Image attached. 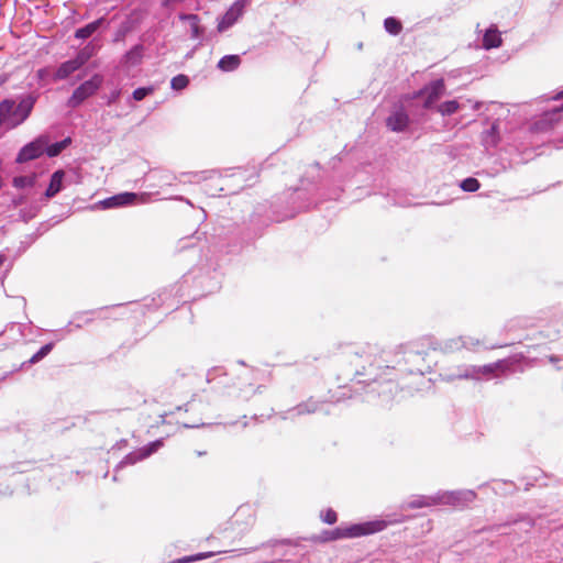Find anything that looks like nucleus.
I'll return each instance as SVG.
<instances>
[{
	"mask_svg": "<svg viewBox=\"0 0 563 563\" xmlns=\"http://www.w3.org/2000/svg\"><path fill=\"white\" fill-rule=\"evenodd\" d=\"M35 103L33 96H26L19 103L13 100L0 102V123L8 128H15L23 123L30 115Z\"/></svg>",
	"mask_w": 563,
	"mask_h": 563,
	"instance_id": "f257e3e1",
	"label": "nucleus"
},
{
	"mask_svg": "<svg viewBox=\"0 0 563 563\" xmlns=\"http://www.w3.org/2000/svg\"><path fill=\"white\" fill-rule=\"evenodd\" d=\"M405 520L406 518H401L399 520H394L390 522L385 520H374L363 523L351 525L350 527L346 528H336L335 530L329 533V537H327L325 540L332 541L338 539L358 538L363 536H368L383 531L388 527V525L402 522Z\"/></svg>",
	"mask_w": 563,
	"mask_h": 563,
	"instance_id": "f03ea898",
	"label": "nucleus"
},
{
	"mask_svg": "<svg viewBox=\"0 0 563 563\" xmlns=\"http://www.w3.org/2000/svg\"><path fill=\"white\" fill-rule=\"evenodd\" d=\"M101 84L102 77L100 75L92 76L89 80H86L74 90L71 97L67 101V106L69 108H77L86 99L93 96L100 88Z\"/></svg>",
	"mask_w": 563,
	"mask_h": 563,
	"instance_id": "7ed1b4c3",
	"label": "nucleus"
},
{
	"mask_svg": "<svg viewBox=\"0 0 563 563\" xmlns=\"http://www.w3.org/2000/svg\"><path fill=\"white\" fill-rule=\"evenodd\" d=\"M455 501L456 497L454 496L453 493H445L437 496H418L412 500L406 503L404 508L418 509L437 505H453Z\"/></svg>",
	"mask_w": 563,
	"mask_h": 563,
	"instance_id": "20e7f679",
	"label": "nucleus"
},
{
	"mask_svg": "<svg viewBox=\"0 0 563 563\" xmlns=\"http://www.w3.org/2000/svg\"><path fill=\"white\" fill-rule=\"evenodd\" d=\"M147 194L122 192L101 201L104 209L147 202Z\"/></svg>",
	"mask_w": 563,
	"mask_h": 563,
	"instance_id": "39448f33",
	"label": "nucleus"
},
{
	"mask_svg": "<svg viewBox=\"0 0 563 563\" xmlns=\"http://www.w3.org/2000/svg\"><path fill=\"white\" fill-rule=\"evenodd\" d=\"M47 143H48V137L42 135V136L37 137L36 140H34L33 142L26 144L19 152L16 162L24 163V162H29V161L40 157L45 152V147H46Z\"/></svg>",
	"mask_w": 563,
	"mask_h": 563,
	"instance_id": "423d86ee",
	"label": "nucleus"
},
{
	"mask_svg": "<svg viewBox=\"0 0 563 563\" xmlns=\"http://www.w3.org/2000/svg\"><path fill=\"white\" fill-rule=\"evenodd\" d=\"M445 92V84L443 79H438L426 86L419 91V96H426L424 108H430Z\"/></svg>",
	"mask_w": 563,
	"mask_h": 563,
	"instance_id": "0eeeda50",
	"label": "nucleus"
},
{
	"mask_svg": "<svg viewBox=\"0 0 563 563\" xmlns=\"http://www.w3.org/2000/svg\"><path fill=\"white\" fill-rule=\"evenodd\" d=\"M243 11V5L239 2L233 3L231 8L225 12L222 16L221 21L218 24L219 32H222L233 25L236 20L241 16Z\"/></svg>",
	"mask_w": 563,
	"mask_h": 563,
	"instance_id": "6e6552de",
	"label": "nucleus"
},
{
	"mask_svg": "<svg viewBox=\"0 0 563 563\" xmlns=\"http://www.w3.org/2000/svg\"><path fill=\"white\" fill-rule=\"evenodd\" d=\"M161 445H162L161 441L152 442L148 445L126 455L123 463L124 464H134L143 459H146L152 453H154Z\"/></svg>",
	"mask_w": 563,
	"mask_h": 563,
	"instance_id": "1a4fd4ad",
	"label": "nucleus"
},
{
	"mask_svg": "<svg viewBox=\"0 0 563 563\" xmlns=\"http://www.w3.org/2000/svg\"><path fill=\"white\" fill-rule=\"evenodd\" d=\"M409 123V117L406 112L399 110L387 118L386 124L394 132L404 131Z\"/></svg>",
	"mask_w": 563,
	"mask_h": 563,
	"instance_id": "9d476101",
	"label": "nucleus"
},
{
	"mask_svg": "<svg viewBox=\"0 0 563 563\" xmlns=\"http://www.w3.org/2000/svg\"><path fill=\"white\" fill-rule=\"evenodd\" d=\"M80 66L77 64L75 59H70L67 62H64L55 71L54 74V80H63L68 78L71 74H74L76 70H78Z\"/></svg>",
	"mask_w": 563,
	"mask_h": 563,
	"instance_id": "9b49d317",
	"label": "nucleus"
},
{
	"mask_svg": "<svg viewBox=\"0 0 563 563\" xmlns=\"http://www.w3.org/2000/svg\"><path fill=\"white\" fill-rule=\"evenodd\" d=\"M501 45V35L500 32L492 26L489 27L483 37V47L486 49L499 47Z\"/></svg>",
	"mask_w": 563,
	"mask_h": 563,
	"instance_id": "f8f14e48",
	"label": "nucleus"
},
{
	"mask_svg": "<svg viewBox=\"0 0 563 563\" xmlns=\"http://www.w3.org/2000/svg\"><path fill=\"white\" fill-rule=\"evenodd\" d=\"M241 65L239 55H225L218 62V68L222 71H233Z\"/></svg>",
	"mask_w": 563,
	"mask_h": 563,
	"instance_id": "ddd939ff",
	"label": "nucleus"
},
{
	"mask_svg": "<svg viewBox=\"0 0 563 563\" xmlns=\"http://www.w3.org/2000/svg\"><path fill=\"white\" fill-rule=\"evenodd\" d=\"M103 21L104 20L101 18L76 30L75 37L80 40L90 37L101 26Z\"/></svg>",
	"mask_w": 563,
	"mask_h": 563,
	"instance_id": "4468645a",
	"label": "nucleus"
},
{
	"mask_svg": "<svg viewBox=\"0 0 563 563\" xmlns=\"http://www.w3.org/2000/svg\"><path fill=\"white\" fill-rule=\"evenodd\" d=\"M144 47L142 45H135L124 55V63L128 66H136L142 62Z\"/></svg>",
	"mask_w": 563,
	"mask_h": 563,
	"instance_id": "2eb2a0df",
	"label": "nucleus"
},
{
	"mask_svg": "<svg viewBox=\"0 0 563 563\" xmlns=\"http://www.w3.org/2000/svg\"><path fill=\"white\" fill-rule=\"evenodd\" d=\"M64 172L63 170H56L52 177L48 185V188L46 189V197H54L59 190L62 189V183L64 178Z\"/></svg>",
	"mask_w": 563,
	"mask_h": 563,
	"instance_id": "dca6fc26",
	"label": "nucleus"
},
{
	"mask_svg": "<svg viewBox=\"0 0 563 563\" xmlns=\"http://www.w3.org/2000/svg\"><path fill=\"white\" fill-rule=\"evenodd\" d=\"M506 368H507L506 362L498 361V362H495L492 364L479 366L475 372L477 374H482V375H490V374H495L496 372L504 373L506 371Z\"/></svg>",
	"mask_w": 563,
	"mask_h": 563,
	"instance_id": "f3484780",
	"label": "nucleus"
},
{
	"mask_svg": "<svg viewBox=\"0 0 563 563\" xmlns=\"http://www.w3.org/2000/svg\"><path fill=\"white\" fill-rule=\"evenodd\" d=\"M71 143L70 137H66L60 142H56L52 145H46L45 152L49 157H55L62 153Z\"/></svg>",
	"mask_w": 563,
	"mask_h": 563,
	"instance_id": "a211bd4d",
	"label": "nucleus"
},
{
	"mask_svg": "<svg viewBox=\"0 0 563 563\" xmlns=\"http://www.w3.org/2000/svg\"><path fill=\"white\" fill-rule=\"evenodd\" d=\"M96 54V47L91 44L86 45L81 48L76 57L74 58L77 64L81 67L84 66L93 55Z\"/></svg>",
	"mask_w": 563,
	"mask_h": 563,
	"instance_id": "6ab92c4d",
	"label": "nucleus"
},
{
	"mask_svg": "<svg viewBox=\"0 0 563 563\" xmlns=\"http://www.w3.org/2000/svg\"><path fill=\"white\" fill-rule=\"evenodd\" d=\"M385 30L391 35H398L402 30V24L394 16H389L384 21Z\"/></svg>",
	"mask_w": 563,
	"mask_h": 563,
	"instance_id": "aec40b11",
	"label": "nucleus"
},
{
	"mask_svg": "<svg viewBox=\"0 0 563 563\" xmlns=\"http://www.w3.org/2000/svg\"><path fill=\"white\" fill-rule=\"evenodd\" d=\"M214 554H216L214 552H201V553H198V554H195V555H188V556H184V558L170 561L169 563H192V562H196V561H200V560H205V559L211 558Z\"/></svg>",
	"mask_w": 563,
	"mask_h": 563,
	"instance_id": "412c9836",
	"label": "nucleus"
},
{
	"mask_svg": "<svg viewBox=\"0 0 563 563\" xmlns=\"http://www.w3.org/2000/svg\"><path fill=\"white\" fill-rule=\"evenodd\" d=\"M460 109V104L456 100H450V101H445L443 103H441L439 107H438V111L442 114V115H450V114H453L455 113L457 110Z\"/></svg>",
	"mask_w": 563,
	"mask_h": 563,
	"instance_id": "4be33fe9",
	"label": "nucleus"
},
{
	"mask_svg": "<svg viewBox=\"0 0 563 563\" xmlns=\"http://www.w3.org/2000/svg\"><path fill=\"white\" fill-rule=\"evenodd\" d=\"M35 183V176H18L13 178V186L15 188H25V187H32Z\"/></svg>",
	"mask_w": 563,
	"mask_h": 563,
	"instance_id": "5701e85b",
	"label": "nucleus"
},
{
	"mask_svg": "<svg viewBox=\"0 0 563 563\" xmlns=\"http://www.w3.org/2000/svg\"><path fill=\"white\" fill-rule=\"evenodd\" d=\"M188 84H189L188 77L183 74L175 76L170 81V86L175 90L185 89L188 86Z\"/></svg>",
	"mask_w": 563,
	"mask_h": 563,
	"instance_id": "b1692460",
	"label": "nucleus"
},
{
	"mask_svg": "<svg viewBox=\"0 0 563 563\" xmlns=\"http://www.w3.org/2000/svg\"><path fill=\"white\" fill-rule=\"evenodd\" d=\"M481 187L479 181L476 178L468 177L461 183V188L467 192H474Z\"/></svg>",
	"mask_w": 563,
	"mask_h": 563,
	"instance_id": "393cba45",
	"label": "nucleus"
},
{
	"mask_svg": "<svg viewBox=\"0 0 563 563\" xmlns=\"http://www.w3.org/2000/svg\"><path fill=\"white\" fill-rule=\"evenodd\" d=\"M155 91V88L153 86H150V87H140V88H136L133 93H132V97L135 101H141L143 100L145 97L152 95L153 92Z\"/></svg>",
	"mask_w": 563,
	"mask_h": 563,
	"instance_id": "a878e982",
	"label": "nucleus"
},
{
	"mask_svg": "<svg viewBox=\"0 0 563 563\" xmlns=\"http://www.w3.org/2000/svg\"><path fill=\"white\" fill-rule=\"evenodd\" d=\"M53 349V343H47L40 349L30 360L31 363H36L45 357Z\"/></svg>",
	"mask_w": 563,
	"mask_h": 563,
	"instance_id": "bb28decb",
	"label": "nucleus"
},
{
	"mask_svg": "<svg viewBox=\"0 0 563 563\" xmlns=\"http://www.w3.org/2000/svg\"><path fill=\"white\" fill-rule=\"evenodd\" d=\"M184 18L190 21L192 37H198L199 33H200L198 16L195 14H189V15H185Z\"/></svg>",
	"mask_w": 563,
	"mask_h": 563,
	"instance_id": "cd10ccee",
	"label": "nucleus"
},
{
	"mask_svg": "<svg viewBox=\"0 0 563 563\" xmlns=\"http://www.w3.org/2000/svg\"><path fill=\"white\" fill-rule=\"evenodd\" d=\"M321 518H322L323 522H325L328 525H333L338 520V515H336V512L333 509L330 508V509H327L321 515Z\"/></svg>",
	"mask_w": 563,
	"mask_h": 563,
	"instance_id": "c85d7f7f",
	"label": "nucleus"
},
{
	"mask_svg": "<svg viewBox=\"0 0 563 563\" xmlns=\"http://www.w3.org/2000/svg\"><path fill=\"white\" fill-rule=\"evenodd\" d=\"M3 164H2V161L0 159V190L2 189L3 185H4V179H3Z\"/></svg>",
	"mask_w": 563,
	"mask_h": 563,
	"instance_id": "c756f323",
	"label": "nucleus"
},
{
	"mask_svg": "<svg viewBox=\"0 0 563 563\" xmlns=\"http://www.w3.org/2000/svg\"><path fill=\"white\" fill-rule=\"evenodd\" d=\"M183 0H165V4L181 2Z\"/></svg>",
	"mask_w": 563,
	"mask_h": 563,
	"instance_id": "7c9ffc66",
	"label": "nucleus"
},
{
	"mask_svg": "<svg viewBox=\"0 0 563 563\" xmlns=\"http://www.w3.org/2000/svg\"><path fill=\"white\" fill-rule=\"evenodd\" d=\"M563 98V90L558 92L556 96L554 97L555 100H559V99H562Z\"/></svg>",
	"mask_w": 563,
	"mask_h": 563,
	"instance_id": "2f4dec72",
	"label": "nucleus"
},
{
	"mask_svg": "<svg viewBox=\"0 0 563 563\" xmlns=\"http://www.w3.org/2000/svg\"><path fill=\"white\" fill-rule=\"evenodd\" d=\"M549 361L554 363V362H558L559 358L556 356H554V355H551V356H549Z\"/></svg>",
	"mask_w": 563,
	"mask_h": 563,
	"instance_id": "473e14b6",
	"label": "nucleus"
},
{
	"mask_svg": "<svg viewBox=\"0 0 563 563\" xmlns=\"http://www.w3.org/2000/svg\"><path fill=\"white\" fill-rule=\"evenodd\" d=\"M3 262H4V256L0 255V267L2 266Z\"/></svg>",
	"mask_w": 563,
	"mask_h": 563,
	"instance_id": "72a5a7b5",
	"label": "nucleus"
}]
</instances>
